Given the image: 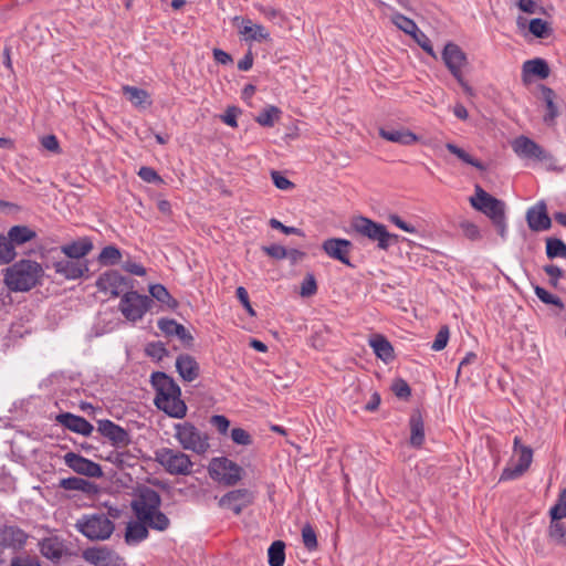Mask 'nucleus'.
Listing matches in <instances>:
<instances>
[{"instance_id": "obj_9", "label": "nucleus", "mask_w": 566, "mask_h": 566, "mask_svg": "<svg viewBox=\"0 0 566 566\" xmlns=\"http://www.w3.org/2000/svg\"><path fill=\"white\" fill-rule=\"evenodd\" d=\"M154 304L148 295L140 294L137 291H126L120 297L118 308L128 322L136 323L151 310Z\"/></svg>"}, {"instance_id": "obj_27", "label": "nucleus", "mask_w": 566, "mask_h": 566, "mask_svg": "<svg viewBox=\"0 0 566 566\" xmlns=\"http://www.w3.org/2000/svg\"><path fill=\"white\" fill-rule=\"evenodd\" d=\"M379 135L388 142L406 146L416 144L419 140V137L408 128L381 127Z\"/></svg>"}, {"instance_id": "obj_57", "label": "nucleus", "mask_w": 566, "mask_h": 566, "mask_svg": "<svg viewBox=\"0 0 566 566\" xmlns=\"http://www.w3.org/2000/svg\"><path fill=\"white\" fill-rule=\"evenodd\" d=\"M242 114V109L238 106H228L226 112L220 115V119L232 128L238 127V117Z\"/></svg>"}, {"instance_id": "obj_16", "label": "nucleus", "mask_w": 566, "mask_h": 566, "mask_svg": "<svg viewBox=\"0 0 566 566\" xmlns=\"http://www.w3.org/2000/svg\"><path fill=\"white\" fill-rule=\"evenodd\" d=\"M527 227L533 232L547 231L552 228V218L547 211V205L544 200L537 201L530 207L525 214Z\"/></svg>"}, {"instance_id": "obj_15", "label": "nucleus", "mask_w": 566, "mask_h": 566, "mask_svg": "<svg viewBox=\"0 0 566 566\" xmlns=\"http://www.w3.org/2000/svg\"><path fill=\"white\" fill-rule=\"evenodd\" d=\"M254 502V494L248 489H235L220 497L218 504L222 509L240 515L242 511Z\"/></svg>"}, {"instance_id": "obj_40", "label": "nucleus", "mask_w": 566, "mask_h": 566, "mask_svg": "<svg viewBox=\"0 0 566 566\" xmlns=\"http://www.w3.org/2000/svg\"><path fill=\"white\" fill-rule=\"evenodd\" d=\"M545 254L551 261L563 258L566 260V243L556 237H548L545 239Z\"/></svg>"}, {"instance_id": "obj_54", "label": "nucleus", "mask_w": 566, "mask_h": 566, "mask_svg": "<svg viewBox=\"0 0 566 566\" xmlns=\"http://www.w3.org/2000/svg\"><path fill=\"white\" fill-rule=\"evenodd\" d=\"M317 293V282L313 273H306L302 283L300 295L302 297H310Z\"/></svg>"}, {"instance_id": "obj_20", "label": "nucleus", "mask_w": 566, "mask_h": 566, "mask_svg": "<svg viewBox=\"0 0 566 566\" xmlns=\"http://www.w3.org/2000/svg\"><path fill=\"white\" fill-rule=\"evenodd\" d=\"M513 149L518 156L530 159L546 161L552 158V155L539 144L526 136L517 137L513 143Z\"/></svg>"}, {"instance_id": "obj_58", "label": "nucleus", "mask_w": 566, "mask_h": 566, "mask_svg": "<svg viewBox=\"0 0 566 566\" xmlns=\"http://www.w3.org/2000/svg\"><path fill=\"white\" fill-rule=\"evenodd\" d=\"M450 337V331L447 325L441 326L439 332L437 333L434 340L431 345V349L434 352H440L444 349L448 345V340Z\"/></svg>"}, {"instance_id": "obj_13", "label": "nucleus", "mask_w": 566, "mask_h": 566, "mask_svg": "<svg viewBox=\"0 0 566 566\" xmlns=\"http://www.w3.org/2000/svg\"><path fill=\"white\" fill-rule=\"evenodd\" d=\"M97 431L117 449L125 448L132 442L129 431L109 419L97 420Z\"/></svg>"}, {"instance_id": "obj_12", "label": "nucleus", "mask_w": 566, "mask_h": 566, "mask_svg": "<svg viewBox=\"0 0 566 566\" xmlns=\"http://www.w3.org/2000/svg\"><path fill=\"white\" fill-rule=\"evenodd\" d=\"M321 248L331 259L336 260L350 269H356V264H354L349 258V254L354 249V244L350 240L344 238H328L323 241Z\"/></svg>"}, {"instance_id": "obj_32", "label": "nucleus", "mask_w": 566, "mask_h": 566, "mask_svg": "<svg viewBox=\"0 0 566 566\" xmlns=\"http://www.w3.org/2000/svg\"><path fill=\"white\" fill-rule=\"evenodd\" d=\"M57 486L65 491H81L85 494H96L98 492L95 483L78 476L61 479Z\"/></svg>"}, {"instance_id": "obj_23", "label": "nucleus", "mask_w": 566, "mask_h": 566, "mask_svg": "<svg viewBox=\"0 0 566 566\" xmlns=\"http://www.w3.org/2000/svg\"><path fill=\"white\" fill-rule=\"evenodd\" d=\"M158 328L167 336H176L181 340L185 347L191 348L193 346L195 338L190 332L180 323L172 318L161 317L157 322Z\"/></svg>"}, {"instance_id": "obj_62", "label": "nucleus", "mask_w": 566, "mask_h": 566, "mask_svg": "<svg viewBox=\"0 0 566 566\" xmlns=\"http://www.w3.org/2000/svg\"><path fill=\"white\" fill-rule=\"evenodd\" d=\"M549 510L553 511L555 520L566 517V488L560 491L557 502Z\"/></svg>"}, {"instance_id": "obj_36", "label": "nucleus", "mask_w": 566, "mask_h": 566, "mask_svg": "<svg viewBox=\"0 0 566 566\" xmlns=\"http://www.w3.org/2000/svg\"><path fill=\"white\" fill-rule=\"evenodd\" d=\"M36 238V232L28 226H13L9 229L7 240L11 243V247L22 245Z\"/></svg>"}, {"instance_id": "obj_59", "label": "nucleus", "mask_w": 566, "mask_h": 566, "mask_svg": "<svg viewBox=\"0 0 566 566\" xmlns=\"http://www.w3.org/2000/svg\"><path fill=\"white\" fill-rule=\"evenodd\" d=\"M137 175L142 180L148 184L158 185L164 182L163 178L153 167L143 166L139 168Z\"/></svg>"}, {"instance_id": "obj_50", "label": "nucleus", "mask_w": 566, "mask_h": 566, "mask_svg": "<svg viewBox=\"0 0 566 566\" xmlns=\"http://www.w3.org/2000/svg\"><path fill=\"white\" fill-rule=\"evenodd\" d=\"M392 22L398 29L403 31L406 34H409L410 36L419 30L417 23L412 19L401 13H396L392 17Z\"/></svg>"}, {"instance_id": "obj_28", "label": "nucleus", "mask_w": 566, "mask_h": 566, "mask_svg": "<svg viewBox=\"0 0 566 566\" xmlns=\"http://www.w3.org/2000/svg\"><path fill=\"white\" fill-rule=\"evenodd\" d=\"M118 280H122L120 273L117 270H108L98 276L95 286L99 292H107L109 290L112 297H118L123 291Z\"/></svg>"}, {"instance_id": "obj_7", "label": "nucleus", "mask_w": 566, "mask_h": 566, "mask_svg": "<svg viewBox=\"0 0 566 566\" xmlns=\"http://www.w3.org/2000/svg\"><path fill=\"white\" fill-rule=\"evenodd\" d=\"M175 438L182 449L197 454H205L210 448L208 434L189 421L175 424Z\"/></svg>"}, {"instance_id": "obj_52", "label": "nucleus", "mask_w": 566, "mask_h": 566, "mask_svg": "<svg viewBox=\"0 0 566 566\" xmlns=\"http://www.w3.org/2000/svg\"><path fill=\"white\" fill-rule=\"evenodd\" d=\"M543 271L548 275V284L553 289H558L559 280L564 279L566 275V272L563 269L553 263L544 265Z\"/></svg>"}, {"instance_id": "obj_21", "label": "nucleus", "mask_w": 566, "mask_h": 566, "mask_svg": "<svg viewBox=\"0 0 566 566\" xmlns=\"http://www.w3.org/2000/svg\"><path fill=\"white\" fill-rule=\"evenodd\" d=\"M518 462L514 465H506L499 479V482L512 481L521 478L531 467L533 461V450L531 447L521 446Z\"/></svg>"}, {"instance_id": "obj_17", "label": "nucleus", "mask_w": 566, "mask_h": 566, "mask_svg": "<svg viewBox=\"0 0 566 566\" xmlns=\"http://www.w3.org/2000/svg\"><path fill=\"white\" fill-rule=\"evenodd\" d=\"M82 557L94 566H120L124 560L114 549L107 546L88 547L83 552Z\"/></svg>"}, {"instance_id": "obj_63", "label": "nucleus", "mask_w": 566, "mask_h": 566, "mask_svg": "<svg viewBox=\"0 0 566 566\" xmlns=\"http://www.w3.org/2000/svg\"><path fill=\"white\" fill-rule=\"evenodd\" d=\"M271 179L273 185L280 190H292L295 187L294 182H292L290 179L283 176L281 171L277 170L271 171Z\"/></svg>"}, {"instance_id": "obj_38", "label": "nucleus", "mask_w": 566, "mask_h": 566, "mask_svg": "<svg viewBox=\"0 0 566 566\" xmlns=\"http://www.w3.org/2000/svg\"><path fill=\"white\" fill-rule=\"evenodd\" d=\"M543 101L546 106V114L544 115V123L547 125H554L557 116L559 115L558 107L555 104L556 94L554 90L548 86L542 85Z\"/></svg>"}, {"instance_id": "obj_33", "label": "nucleus", "mask_w": 566, "mask_h": 566, "mask_svg": "<svg viewBox=\"0 0 566 566\" xmlns=\"http://www.w3.org/2000/svg\"><path fill=\"white\" fill-rule=\"evenodd\" d=\"M123 94L137 108H147L151 105V99L148 92L144 88L136 86L124 85Z\"/></svg>"}, {"instance_id": "obj_55", "label": "nucleus", "mask_w": 566, "mask_h": 566, "mask_svg": "<svg viewBox=\"0 0 566 566\" xmlns=\"http://www.w3.org/2000/svg\"><path fill=\"white\" fill-rule=\"evenodd\" d=\"M459 228L461 229L463 235L470 241H479L482 239L479 227L469 220L461 221L459 223Z\"/></svg>"}, {"instance_id": "obj_44", "label": "nucleus", "mask_w": 566, "mask_h": 566, "mask_svg": "<svg viewBox=\"0 0 566 566\" xmlns=\"http://www.w3.org/2000/svg\"><path fill=\"white\" fill-rule=\"evenodd\" d=\"M122 260V251L114 244L106 245L97 256V261L103 266L116 265Z\"/></svg>"}, {"instance_id": "obj_4", "label": "nucleus", "mask_w": 566, "mask_h": 566, "mask_svg": "<svg viewBox=\"0 0 566 566\" xmlns=\"http://www.w3.org/2000/svg\"><path fill=\"white\" fill-rule=\"evenodd\" d=\"M350 227L360 235L366 237L371 241H376L378 249L384 251H387L391 245L397 244L400 239L398 234L390 233L385 224L363 216L354 218Z\"/></svg>"}, {"instance_id": "obj_26", "label": "nucleus", "mask_w": 566, "mask_h": 566, "mask_svg": "<svg viewBox=\"0 0 566 566\" xmlns=\"http://www.w3.org/2000/svg\"><path fill=\"white\" fill-rule=\"evenodd\" d=\"M176 370L182 380L191 382L199 377L200 366L189 354H180L176 359Z\"/></svg>"}, {"instance_id": "obj_5", "label": "nucleus", "mask_w": 566, "mask_h": 566, "mask_svg": "<svg viewBox=\"0 0 566 566\" xmlns=\"http://www.w3.org/2000/svg\"><path fill=\"white\" fill-rule=\"evenodd\" d=\"M442 61L451 75L457 80L464 93L469 96L474 95L473 87L464 80L462 67L468 64L467 53L455 43H446L442 53Z\"/></svg>"}, {"instance_id": "obj_46", "label": "nucleus", "mask_w": 566, "mask_h": 566, "mask_svg": "<svg viewBox=\"0 0 566 566\" xmlns=\"http://www.w3.org/2000/svg\"><path fill=\"white\" fill-rule=\"evenodd\" d=\"M282 111L274 105H268L255 117V122L263 127H273L280 119Z\"/></svg>"}, {"instance_id": "obj_10", "label": "nucleus", "mask_w": 566, "mask_h": 566, "mask_svg": "<svg viewBox=\"0 0 566 566\" xmlns=\"http://www.w3.org/2000/svg\"><path fill=\"white\" fill-rule=\"evenodd\" d=\"M213 481L228 486L235 485L243 476L244 470L237 462L226 458H213L208 467Z\"/></svg>"}, {"instance_id": "obj_29", "label": "nucleus", "mask_w": 566, "mask_h": 566, "mask_svg": "<svg viewBox=\"0 0 566 566\" xmlns=\"http://www.w3.org/2000/svg\"><path fill=\"white\" fill-rule=\"evenodd\" d=\"M409 427L410 444L416 449H420L424 442V421L419 408L412 410L409 418Z\"/></svg>"}, {"instance_id": "obj_18", "label": "nucleus", "mask_w": 566, "mask_h": 566, "mask_svg": "<svg viewBox=\"0 0 566 566\" xmlns=\"http://www.w3.org/2000/svg\"><path fill=\"white\" fill-rule=\"evenodd\" d=\"M29 534L17 525H3L0 527V546L2 551L10 548L13 552L24 549Z\"/></svg>"}, {"instance_id": "obj_1", "label": "nucleus", "mask_w": 566, "mask_h": 566, "mask_svg": "<svg viewBox=\"0 0 566 566\" xmlns=\"http://www.w3.org/2000/svg\"><path fill=\"white\" fill-rule=\"evenodd\" d=\"M150 385L156 391L154 405L171 418L182 419L187 415V405L181 399V388L165 371H153Z\"/></svg>"}, {"instance_id": "obj_34", "label": "nucleus", "mask_w": 566, "mask_h": 566, "mask_svg": "<svg viewBox=\"0 0 566 566\" xmlns=\"http://www.w3.org/2000/svg\"><path fill=\"white\" fill-rule=\"evenodd\" d=\"M240 33L245 35L247 41H271L270 32L261 24H254L250 19L242 21Z\"/></svg>"}, {"instance_id": "obj_24", "label": "nucleus", "mask_w": 566, "mask_h": 566, "mask_svg": "<svg viewBox=\"0 0 566 566\" xmlns=\"http://www.w3.org/2000/svg\"><path fill=\"white\" fill-rule=\"evenodd\" d=\"M60 249L67 259L80 261L92 252L94 244L90 237H81L70 243L61 245Z\"/></svg>"}, {"instance_id": "obj_47", "label": "nucleus", "mask_w": 566, "mask_h": 566, "mask_svg": "<svg viewBox=\"0 0 566 566\" xmlns=\"http://www.w3.org/2000/svg\"><path fill=\"white\" fill-rule=\"evenodd\" d=\"M534 293L538 297V300L545 305H552L559 310V312L565 310L564 302L562 298L555 294H552L546 289L541 285L533 284Z\"/></svg>"}, {"instance_id": "obj_8", "label": "nucleus", "mask_w": 566, "mask_h": 566, "mask_svg": "<svg viewBox=\"0 0 566 566\" xmlns=\"http://www.w3.org/2000/svg\"><path fill=\"white\" fill-rule=\"evenodd\" d=\"M155 461L171 475H189L193 465L190 457L180 450L160 448L155 451Z\"/></svg>"}, {"instance_id": "obj_53", "label": "nucleus", "mask_w": 566, "mask_h": 566, "mask_svg": "<svg viewBox=\"0 0 566 566\" xmlns=\"http://www.w3.org/2000/svg\"><path fill=\"white\" fill-rule=\"evenodd\" d=\"M390 389L398 399L408 400L411 397V388L403 378H396Z\"/></svg>"}, {"instance_id": "obj_41", "label": "nucleus", "mask_w": 566, "mask_h": 566, "mask_svg": "<svg viewBox=\"0 0 566 566\" xmlns=\"http://www.w3.org/2000/svg\"><path fill=\"white\" fill-rule=\"evenodd\" d=\"M551 523L548 526V537L555 544L566 546V526L560 520H555L553 511L548 512Z\"/></svg>"}, {"instance_id": "obj_42", "label": "nucleus", "mask_w": 566, "mask_h": 566, "mask_svg": "<svg viewBox=\"0 0 566 566\" xmlns=\"http://www.w3.org/2000/svg\"><path fill=\"white\" fill-rule=\"evenodd\" d=\"M527 29L536 39H547L554 33L551 24L541 18L531 19L527 23Z\"/></svg>"}, {"instance_id": "obj_39", "label": "nucleus", "mask_w": 566, "mask_h": 566, "mask_svg": "<svg viewBox=\"0 0 566 566\" xmlns=\"http://www.w3.org/2000/svg\"><path fill=\"white\" fill-rule=\"evenodd\" d=\"M138 520L140 522H145L148 528L158 532H164L170 526V520L164 512L160 511V509H156L154 512H149Z\"/></svg>"}, {"instance_id": "obj_19", "label": "nucleus", "mask_w": 566, "mask_h": 566, "mask_svg": "<svg viewBox=\"0 0 566 566\" xmlns=\"http://www.w3.org/2000/svg\"><path fill=\"white\" fill-rule=\"evenodd\" d=\"M55 273L66 280H77L90 276L88 261H77L72 259H62L53 262Z\"/></svg>"}, {"instance_id": "obj_35", "label": "nucleus", "mask_w": 566, "mask_h": 566, "mask_svg": "<svg viewBox=\"0 0 566 566\" xmlns=\"http://www.w3.org/2000/svg\"><path fill=\"white\" fill-rule=\"evenodd\" d=\"M148 536L149 531L147 524L137 520L127 524L124 537L128 545H133L145 541Z\"/></svg>"}, {"instance_id": "obj_2", "label": "nucleus", "mask_w": 566, "mask_h": 566, "mask_svg": "<svg viewBox=\"0 0 566 566\" xmlns=\"http://www.w3.org/2000/svg\"><path fill=\"white\" fill-rule=\"evenodd\" d=\"M4 284L11 292H28L40 283L43 269L32 260H20L3 270Z\"/></svg>"}, {"instance_id": "obj_37", "label": "nucleus", "mask_w": 566, "mask_h": 566, "mask_svg": "<svg viewBox=\"0 0 566 566\" xmlns=\"http://www.w3.org/2000/svg\"><path fill=\"white\" fill-rule=\"evenodd\" d=\"M148 292L153 301H158L171 311H175L179 306V302L169 293L167 287L160 283L150 284Z\"/></svg>"}, {"instance_id": "obj_22", "label": "nucleus", "mask_w": 566, "mask_h": 566, "mask_svg": "<svg viewBox=\"0 0 566 566\" xmlns=\"http://www.w3.org/2000/svg\"><path fill=\"white\" fill-rule=\"evenodd\" d=\"M55 421L65 429L84 437H90L94 431V426L88 420L69 411L60 412Z\"/></svg>"}, {"instance_id": "obj_64", "label": "nucleus", "mask_w": 566, "mask_h": 566, "mask_svg": "<svg viewBox=\"0 0 566 566\" xmlns=\"http://www.w3.org/2000/svg\"><path fill=\"white\" fill-rule=\"evenodd\" d=\"M10 566H42L36 556H14L10 560Z\"/></svg>"}, {"instance_id": "obj_14", "label": "nucleus", "mask_w": 566, "mask_h": 566, "mask_svg": "<svg viewBox=\"0 0 566 566\" xmlns=\"http://www.w3.org/2000/svg\"><path fill=\"white\" fill-rule=\"evenodd\" d=\"M63 460L70 469L80 475L96 479L104 475L102 467L98 463L84 458L78 453L70 451L63 457Z\"/></svg>"}, {"instance_id": "obj_30", "label": "nucleus", "mask_w": 566, "mask_h": 566, "mask_svg": "<svg viewBox=\"0 0 566 566\" xmlns=\"http://www.w3.org/2000/svg\"><path fill=\"white\" fill-rule=\"evenodd\" d=\"M38 546L42 556L55 563L65 553V547L57 536L44 537L39 542Z\"/></svg>"}, {"instance_id": "obj_61", "label": "nucleus", "mask_w": 566, "mask_h": 566, "mask_svg": "<svg viewBox=\"0 0 566 566\" xmlns=\"http://www.w3.org/2000/svg\"><path fill=\"white\" fill-rule=\"evenodd\" d=\"M231 440L239 446H250L253 442L251 434L242 428H233L231 430Z\"/></svg>"}, {"instance_id": "obj_25", "label": "nucleus", "mask_w": 566, "mask_h": 566, "mask_svg": "<svg viewBox=\"0 0 566 566\" xmlns=\"http://www.w3.org/2000/svg\"><path fill=\"white\" fill-rule=\"evenodd\" d=\"M551 69L545 59L535 57L527 60L522 66V80L524 83L530 82L531 77L545 80L549 76Z\"/></svg>"}, {"instance_id": "obj_43", "label": "nucleus", "mask_w": 566, "mask_h": 566, "mask_svg": "<svg viewBox=\"0 0 566 566\" xmlns=\"http://www.w3.org/2000/svg\"><path fill=\"white\" fill-rule=\"evenodd\" d=\"M137 458L128 450L126 451H113L106 458V461L113 463L119 470L125 468H133L136 464Z\"/></svg>"}, {"instance_id": "obj_48", "label": "nucleus", "mask_w": 566, "mask_h": 566, "mask_svg": "<svg viewBox=\"0 0 566 566\" xmlns=\"http://www.w3.org/2000/svg\"><path fill=\"white\" fill-rule=\"evenodd\" d=\"M146 356L150 357L155 361H160L165 357L169 356V350L165 344L160 340L150 342L145 346Z\"/></svg>"}, {"instance_id": "obj_56", "label": "nucleus", "mask_w": 566, "mask_h": 566, "mask_svg": "<svg viewBox=\"0 0 566 566\" xmlns=\"http://www.w3.org/2000/svg\"><path fill=\"white\" fill-rule=\"evenodd\" d=\"M411 38L428 55L437 59V54L430 39L420 29L412 34Z\"/></svg>"}, {"instance_id": "obj_45", "label": "nucleus", "mask_w": 566, "mask_h": 566, "mask_svg": "<svg viewBox=\"0 0 566 566\" xmlns=\"http://www.w3.org/2000/svg\"><path fill=\"white\" fill-rule=\"evenodd\" d=\"M285 543L274 541L268 548V563L270 566H283L285 563Z\"/></svg>"}, {"instance_id": "obj_31", "label": "nucleus", "mask_w": 566, "mask_h": 566, "mask_svg": "<svg viewBox=\"0 0 566 566\" xmlns=\"http://www.w3.org/2000/svg\"><path fill=\"white\" fill-rule=\"evenodd\" d=\"M369 346L373 348L377 358L388 364L395 359V350L391 343L381 334H374L369 339Z\"/></svg>"}, {"instance_id": "obj_60", "label": "nucleus", "mask_w": 566, "mask_h": 566, "mask_svg": "<svg viewBox=\"0 0 566 566\" xmlns=\"http://www.w3.org/2000/svg\"><path fill=\"white\" fill-rule=\"evenodd\" d=\"M269 224L272 229L280 230L284 234H287V235L294 234V235H298V237H305V233L302 229L296 228V227L285 226L280 220H277L275 218H271L269 221Z\"/></svg>"}, {"instance_id": "obj_49", "label": "nucleus", "mask_w": 566, "mask_h": 566, "mask_svg": "<svg viewBox=\"0 0 566 566\" xmlns=\"http://www.w3.org/2000/svg\"><path fill=\"white\" fill-rule=\"evenodd\" d=\"M17 256L14 247L8 242L7 237L0 233V265L11 263Z\"/></svg>"}, {"instance_id": "obj_6", "label": "nucleus", "mask_w": 566, "mask_h": 566, "mask_svg": "<svg viewBox=\"0 0 566 566\" xmlns=\"http://www.w3.org/2000/svg\"><path fill=\"white\" fill-rule=\"evenodd\" d=\"M75 527L91 541H105L111 537L115 524L105 514H84L77 520Z\"/></svg>"}, {"instance_id": "obj_11", "label": "nucleus", "mask_w": 566, "mask_h": 566, "mask_svg": "<svg viewBox=\"0 0 566 566\" xmlns=\"http://www.w3.org/2000/svg\"><path fill=\"white\" fill-rule=\"evenodd\" d=\"M136 499L130 502V507L137 520L161 506V496L147 485H138L135 489Z\"/></svg>"}, {"instance_id": "obj_51", "label": "nucleus", "mask_w": 566, "mask_h": 566, "mask_svg": "<svg viewBox=\"0 0 566 566\" xmlns=\"http://www.w3.org/2000/svg\"><path fill=\"white\" fill-rule=\"evenodd\" d=\"M302 541L305 548L310 552L316 551L318 547L316 532L310 523L302 527Z\"/></svg>"}, {"instance_id": "obj_3", "label": "nucleus", "mask_w": 566, "mask_h": 566, "mask_svg": "<svg viewBox=\"0 0 566 566\" xmlns=\"http://www.w3.org/2000/svg\"><path fill=\"white\" fill-rule=\"evenodd\" d=\"M469 202L474 210L490 218L502 239L506 238V205L503 200L495 198L476 184L474 196L469 198Z\"/></svg>"}]
</instances>
